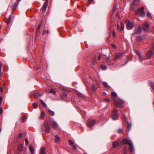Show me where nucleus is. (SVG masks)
<instances>
[{
    "mask_svg": "<svg viewBox=\"0 0 154 154\" xmlns=\"http://www.w3.org/2000/svg\"><path fill=\"white\" fill-rule=\"evenodd\" d=\"M124 103V101L119 98L114 100V106L116 107H122Z\"/></svg>",
    "mask_w": 154,
    "mask_h": 154,
    "instance_id": "nucleus-1",
    "label": "nucleus"
},
{
    "mask_svg": "<svg viewBox=\"0 0 154 154\" xmlns=\"http://www.w3.org/2000/svg\"><path fill=\"white\" fill-rule=\"evenodd\" d=\"M49 123L52 128L55 129H57L59 128V126L53 120L50 119Z\"/></svg>",
    "mask_w": 154,
    "mask_h": 154,
    "instance_id": "nucleus-2",
    "label": "nucleus"
},
{
    "mask_svg": "<svg viewBox=\"0 0 154 154\" xmlns=\"http://www.w3.org/2000/svg\"><path fill=\"white\" fill-rule=\"evenodd\" d=\"M138 13H141L140 15L141 17H143L145 15V13L144 11V8L143 7L139 8L137 11L136 12H135V14L137 15Z\"/></svg>",
    "mask_w": 154,
    "mask_h": 154,
    "instance_id": "nucleus-3",
    "label": "nucleus"
},
{
    "mask_svg": "<svg viewBox=\"0 0 154 154\" xmlns=\"http://www.w3.org/2000/svg\"><path fill=\"white\" fill-rule=\"evenodd\" d=\"M96 124V121L94 119L88 120L86 123V125L89 127L94 126Z\"/></svg>",
    "mask_w": 154,
    "mask_h": 154,
    "instance_id": "nucleus-4",
    "label": "nucleus"
},
{
    "mask_svg": "<svg viewBox=\"0 0 154 154\" xmlns=\"http://www.w3.org/2000/svg\"><path fill=\"white\" fill-rule=\"evenodd\" d=\"M139 2V0H134L132 3L130 5V9L133 10L134 9V6L135 5H137Z\"/></svg>",
    "mask_w": 154,
    "mask_h": 154,
    "instance_id": "nucleus-5",
    "label": "nucleus"
},
{
    "mask_svg": "<svg viewBox=\"0 0 154 154\" xmlns=\"http://www.w3.org/2000/svg\"><path fill=\"white\" fill-rule=\"evenodd\" d=\"M153 51L154 49H152V50H149L146 53V57L147 59H149L153 55Z\"/></svg>",
    "mask_w": 154,
    "mask_h": 154,
    "instance_id": "nucleus-6",
    "label": "nucleus"
},
{
    "mask_svg": "<svg viewBox=\"0 0 154 154\" xmlns=\"http://www.w3.org/2000/svg\"><path fill=\"white\" fill-rule=\"evenodd\" d=\"M44 124L45 127V131L46 133H49L50 132V128L48 122L47 121H45Z\"/></svg>",
    "mask_w": 154,
    "mask_h": 154,
    "instance_id": "nucleus-7",
    "label": "nucleus"
},
{
    "mask_svg": "<svg viewBox=\"0 0 154 154\" xmlns=\"http://www.w3.org/2000/svg\"><path fill=\"white\" fill-rule=\"evenodd\" d=\"M121 119L125 121L127 123L128 125L127 128V129L128 131H129L131 127V123H127V121L126 119L125 116H122Z\"/></svg>",
    "mask_w": 154,
    "mask_h": 154,
    "instance_id": "nucleus-8",
    "label": "nucleus"
},
{
    "mask_svg": "<svg viewBox=\"0 0 154 154\" xmlns=\"http://www.w3.org/2000/svg\"><path fill=\"white\" fill-rule=\"evenodd\" d=\"M122 143L124 144H128L129 145L132 143L131 140L124 138L122 140Z\"/></svg>",
    "mask_w": 154,
    "mask_h": 154,
    "instance_id": "nucleus-9",
    "label": "nucleus"
},
{
    "mask_svg": "<svg viewBox=\"0 0 154 154\" xmlns=\"http://www.w3.org/2000/svg\"><path fill=\"white\" fill-rule=\"evenodd\" d=\"M143 30L146 32H147L149 30V26L148 24L146 22L143 25Z\"/></svg>",
    "mask_w": 154,
    "mask_h": 154,
    "instance_id": "nucleus-10",
    "label": "nucleus"
},
{
    "mask_svg": "<svg viewBox=\"0 0 154 154\" xmlns=\"http://www.w3.org/2000/svg\"><path fill=\"white\" fill-rule=\"evenodd\" d=\"M111 96L112 98V99L114 101L116 99H117V98H118L119 97L117 96V94L115 92H112L111 93Z\"/></svg>",
    "mask_w": 154,
    "mask_h": 154,
    "instance_id": "nucleus-11",
    "label": "nucleus"
},
{
    "mask_svg": "<svg viewBox=\"0 0 154 154\" xmlns=\"http://www.w3.org/2000/svg\"><path fill=\"white\" fill-rule=\"evenodd\" d=\"M127 26L128 29H131L134 27V25L133 23L129 22L127 24Z\"/></svg>",
    "mask_w": 154,
    "mask_h": 154,
    "instance_id": "nucleus-12",
    "label": "nucleus"
},
{
    "mask_svg": "<svg viewBox=\"0 0 154 154\" xmlns=\"http://www.w3.org/2000/svg\"><path fill=\"white\" fill-rule=\"evenodd\" d=\"M123 54L122 53H118L115 55V58L116 60H117L119 58L122 56Z\"/></svg>",
    "mask_w": 154,
    "mask_h": 154,
    "instance_id": "nucleus-13",
    "label": "nucleus"
},
{
    "mask_svg": "<svg viewBox=\"0 0 154 154\" xmlns=\"http://www.w3.org/2000/svg\"><path fill=\"white\" fill-rule=\"evenodd\" d=\"M48 5V4H45V3L44 4L42 8V11L43 12H44V13L46 11V9Z\"/></svg>",
    "mask_w": 154,
    "mask_h": 154,
    "instance_id": "nucleus-14",
    "label": "nucleus"
},
{
    "mask_svg": "<svg viewBox=\"0 0 154 154\" xmlns=\"http://www.w3.org/2000/svg\"><path fill=\"white\" fill-rule=\"evenodd\" d=\"M129 149L130 152H133L134 151V149L132 143L129 145Z\"/></svg>",
    "mask_w": 154,
    "mask_h": 154,
    "instance_id": "nucleus-15",
    "label": "nucleus"
},
{
    "mask_svg": "<svg viewBox=\"0 0 154 154\" xmlns=\"http://www.w3.org/2000/svg\"><path fill=\"white\" fill-rule=\"evenodd\" d=\"M119 143L116 141H114L112 144V147L114 148H116L119 146Z\"/></svg>",
    "mask_w": 154,
    "mask_h": 154,
    "instance_id": "nucleus-16",
    "label": "nucleus"
},
{
    "mask_svg": "<svg viewBox=\"0 0 154 154\" xmlns=\"http://www.w3.org/2000/svg\"><path fill=\"white\" fill-rule=\"evenodd\" d=\"M112 116H117L118 111L116 109H114L112 111Z\"/></svg>",
    "mask_w": 154,
    "mask_h": 154,
    "instance_id": "nucleus-17",
    "label": "nucleus"
},
{
    "mask_svg": "<svg viewBox=\"0 0 154 154\" xmlns=\"http://www.w3.org/2000/svg\"><path fill=\"white\" fill-rule=\"evenodd\" d=\"M40 154H46L45 152V148L44 147H42L40 149Z\"/></svg>",
    "mask_w": 154,
    "mask_h": 154,
    "instance_id": "nucleus-18",
    "label": "nucleus"
},
{
    "mask_svg": "<svg viewBox=\"0 0 154 154\" xmlns=\"http://www.w3.org/2000/svg\"><path fill=\"white\" fill-rule=\"evenodd\" d=\"M18 4H19V3L18 2H16V3H14L12 6V10H15L16 8L18 6Z\"/></svg>",
    "mask_w": 154,
    "mask_h": 154,
    "instance_id": "nucleus-19",
    "label": "nucleus"
},
{
    "mask_svg": "<svg viewBox=\"0 0 154 154\" xmlns=\"http://www.w3.org/2000/svg\"><path fill=\"white\" fill-rule=\"evenodd\" d=\"M55 137L56 139L55 141L57 142H58L60 141V138L59 136L57 135H55Z\"/></svg>",
    "mask_w": 154,
    "mask_h": 154,
    "instance_id": "nucleus-20",
    "label": "nucleus"
},
{
    "mask_svg": "<svg viewBox=\"0 0 154 154\" xmlns=\"http://www.w3.org/2000/svg\"><path fill=\"white\" fill-rule=\"evenodd\" d=\"M103 85L105 87L107 88H110L109 86L108 85L107 83L105 82H103Z\"/></svg>",
    "mask_w": 154,
    "mask_h": 154,
    "instance_id": "nucleus-21",
    "label": "nucleus"
},
{
    "mask_svg": "<svg viewBox=\"0 0 154 154\" xmlns=\"http://www.w3.org/2000/svg\"><path fill=\"white\" fill-rule=\"evenodd\" d=\"M11 15H10L7 21V23L8 25L10 23L11 20Z\"/></svg>",
    "mask_w": 154,
    "mask_h": 154,
    "instance_id": "nucleus-22",
    "label": "nucleus"
},
{
    "mask_svg": "<svg viewBox=\"0 0 154 154\" xmlns=\"http://www.w3.org/2000/svg\"><path fill=\"white\" fill-rule=\"evenodd\" d=\"M49 93H52L54 94H56V91H55L53 89H51L49 90Z\"/></svg>",
    "mask_w": 154,
    "mask_h": 154,
    "instance_id": "nucleus-23",
    "label": "nucleus"
},
{
    "mask_svg": "<svg viewBox=\"0 0 154 154\" xmlns=\"http://www.w3.org/2000/svg\"><path fill=\"white\" fill-rule=\"evenodd\" d=\"M48 112L49 114L51 116H53L54 114V112L51 109H49L48 110Z\"/></svg>",
    "mask_w": 154,
    "mask_h": 154,
    "instance_id": "nucleus-24",
    "label": "nucleus"
},
{
    "mask_svg": "<svg viewBox=\"0 0 154 154\" xmlns=\"http://www.w3.org/2000/svg\"><path fill=\"white\" fill-rule=\"evenodd\" d=\"M29 149L30 150V151L31 152V153L32 154H33L34 153V150L33 147L32 146H30L29 147Z\"/></svg>",
    "mask_w": 154,
    "mask_h": 154,
    "instance_id": "nucleus-25",
    "label": "nucleus"
},
{
    "mask_svg": "<svg viewBox=\"0 0 154 154\" xmlns=\"http://www.w3.org/2000/svg\"><path fill=\"white\" fill-rule=\"evenodd\" d=\"M17 148L19 151H22L23 150V147H22V145L20 144L18 146Z\"/></svg>",
    "mask_w": 154,
    "mask_h": 154,
    "instance_id": "nucleus-26",
    "label": "nucleus"
},
{
    "mask_svg": "<svg viewBox=\"0 0 154 154\" xmlns=\"http://www.w3.org/2000/svg\"><path fill=\"white\" fill-rule=\"evenodd\" d=\"M101 69L103 70H105L107 69V66L106 65H102L101 66Z\"/></svg>",
    "mask_w": 154,
    "mask_h": 154,
    "instance_id": "nucleus-27",
    "label": "nucleus"
},
{
    "mask_svg": "<svg viewBox=\"0 0 154 154\" xmlns=\"http://www.w3.org/2000/svg\"><path fill=\"white\" fill-rule=\"evenodd\" d=\"M26 120V116H22L21 118V121L22 122H24Z\"/></svg>",
    "mask_w": 154,
    "mask_h": 154,
    "instance_id": "nucleus-28",
    "label": "nucleus"
},
{
    "mask_svg": "<svg viewBox=\"0 0 154 154\" xmlns=\"http://www.w3.org/2000/svg\"><path fill=\"white\" fill-rule=\"evenodd\" d=\"M110 100L107 98H105L103 99V101L106 103H109L110 102Z\"/></svg>",
    "mask_w": 154,
    "mask_h": 154,
    "instance_id": "nucleus-29",
    "label": "nucleus"
},
{
    "mask_svg": "<svg viewBox=\"0 0 154 154\" xmlns=\"http://www.w3.org/2000/svg\"><path fill=\"white\" fill-rule=\"evenodd\" d=\"M121 28L120 29V31H122L123 29H124V24L123 23H121Z\"/></svg>",
    "mask_w": 154,
    "mask_h": 154,
    "instance_id": "nucleus-30",
    "label": "nucleus"
},
{
    "mask_svg": "<svg viewBox=\"0 0 154 154\" xmlns=\"http://www.w3.org/2000/svg\"><path fill=\"white\" fill-rule=\"evenodd\" d=\"M41 102H42V104L43 105V106L45 107H46L47 106V105L46 103L43 102L42 100H40Z\"/></svg>",
    "mask_w": 154,
    "mask_h": 154,
    "instance_id": "nucleus-31",
    "label": "nucleus"
},
{
    "mask_svg": "<svg viewBox=\"0 0 154 154\" xmlns=\"http://www.w3.org/2000/svg\"><path fill=\"white\" fill-rule=\"evenodd\" d=\"M112 119L113 120H117L118 118V116H111Z\"/></svg>",
    "mask_w": 154,
    "mask_h": 154,
    "instance_id": "nucleus-32",
    "label": "nucleus"
},
{
    "mask_svg": "<svg viewBox=\"0 0 154 154\" xmlns=\"http://www.w3.org/2000/svg\"><path fill=\"white\" fill-rule=\"evenodd\" d=\"M147 16L149 18H150L151 19H152V17L151 16V15L149 12L147 13Z\"/></svg>",
    "mask_w": 154,
    "mask_h": 154,
    "instance_id": "nucleus-33",
    "label": "nucleus"
},
{
    "mask_svg": "<svg viewBox=\"0 0 154 154\" xmlns=\"http://www.w3.org/2000/svg\"><path fill=\"white\" fill-rule=\"evenodd\" d=\"M141 30H142L141 27L140 26H139V27H138V32L139 33H140L141 32Z\"/></svg>",
    "mask_w": 154,
    "mask_h": 154,
    "instance_id": "nucleus-34",
    "label": "nucleus"
},
{
    "mask_svg": "<svg viewBox=\"0 0 154 154\" xmlns=\"http://www.w3.org/2000/svg\"><path fill=\"white\" fill-rule=\"evenodd\" d=\"M32 106L35 109L36 108L38 107L37 105L35 103H32Z\"/></svg>",
    "mask_w": 154,
    "mask_h": 154,
    "instance_id": "nucleus-35",
    "label": "nucleus"
},
{
    "mask_svg": "<svg viewBox=\"0 0 154 154\" xmlns=\"http://www.w3.org/2000/svg\"><path fill=\"white\" fill-rule=\"evenodd\" d=\"M69 143L70 145H72L74 144V142L72 140H69Z\"/></svg>",
    "mask_w": 154,
    "mask_h": 154,
    "instance_id": "nucleus-36",
    "label": "nucleus"
},
{
    "mask_svg": "<svg viewBox=\"0 0 154 154\" xmlns=\"http://www.w3.org/2000/svg\"><path fill=\"white\" fill-rule=\"evenodd\" d=\"M135 52L136 54L138 55V56H140V57H141V56L140 54V52L139 51H136Z\"/></svg>",
    "mask_w": 154,
    "mask_h": 154,
    "instance_id": "nucleus-37",
    "label": "nucleus"
},
{
    "mask_svg": "<svg viewBox=\"0 0 154 154\" xmlns=\"http://www.w3.org/2000/svg\"><path fill=\"white\" fill-rule=\"evenodd\" d=\"M23 134L22 133H20L18 134V137L19 138H21L23 136Z\"/></svg>",
    "mask_w": 154,
    "mask_h": 154,
    "instance_id": "nucleus-38",
    "label": "nucleus"
},
{
    "mask_svg": "<svg viewBox=\"0 0 154 154\" xmlns=\"http://www.w3.org/2000/svg\"><path fill=\"white\" fill-rule=\"evenodd\" d=\"M101 57V55L100 54H99L98 55V60H100Z\"/></svg>",
    "mask_w": 154,
    "mask_h": 154,
    "instance_id": "nucleus-39",
    "label": "nucleus"
},
{
    "mask_svg": "<svg viewBox=\"0 0 154 154\" xmlns=\"http://www.w3.org/2000/svg\"><path fill=\"white\" fill-rule=\"evenodd\" d=\"M48 31H47V30H45L43 32V35H44V34H45L46 33L48 34Z\"/></svg>",
    "mask_w": 154,
    "mask_h": 154,
    "instance_id": "nucleus-40",
    "label": "nucleus"
},
{
    "mask_svg": "<svg viewBox=\"0 0 154 154\" xmlns=\"http://www.w3.org/2000/svg\"><path fill=\"white\" fill-rule=\"evenodd\" d=\"M76 146L75 145H73L72 146V148L74 150L76 149Z\"/></svg>",
    "mask_w": 154,
    "mask_h": 154,
    "instance_id": "nucleus-41",
    "label": "nucleus"
},
{
    "mask_svg": "<svg viewBox=\"0 0 154 154\" xmlns=\"http://www.w3.org/2000/svg\"><path fill=\"white\" fill-rule=\"evenodd\" d=\"M3 109L2 107L0 108V115H1L2 114L3 112Z\"/></svg>",
    "mask_w": 154,
    "mask_h": 154,
    "instance_id": "nucleus-42",
    "label": "nucleus"
},
{
    "mask_svg": "<svg viewBox=\"0 0 154 154\" xmlns=\"http://www.w3.org/2000/svg\"><path fill=\"white\" fill-rule=\"evenodd\" d=\"M139 57V58L140 60V61H142L143 60V58L141 56V57H140V56Z\"/></svg>",
    "mask_w": 154,
    "mask_h": 154,
    "instance_id": "nucleus-43",
    "label": "nucleus"
},
{
    "mask_svg": "<svg viewBox=\"0 0 154 154\" xmlns=\"http://www.w3.org/2000/svg\"><path fill=\"white\" fill-rule=\"evenodd\" d=\"M25 143L26 144H28L29 142H28V139H25Z\"/></svg>",
    "mask_w": 154,
    "mask_h": 154,
    "instance_id": "nucleus-44",
    "label": "nucleus"
},
{
    "mask_svg": "<svg viewBox=\"0 0 154 154\" xmlns=\"http://www.w3.org/2000/svg\"><path fill=\"white\" fill-rule=\"evenodd\" d=\"M45 113L44 111H42L41 112V116H45Z\"/></svg>",
    "mask_w": 154,
    "mask_h": 154,
    "instance_id": "nucleus-45",
    "label": "nucleus"
},
{
    "mask_svg": "<svg viewBox=\"0 0 154 154\" xmlns=\"http://www.w3.org/2000/svg\"><path fill=\"white\" fill-rule=\"evenodd\" d=\"M116 33L115 31H113L112 32L113 36L115 37L116 36Z\"/></svg>",
    "mask_w": 154,
    "mask_h": 154,
    "instance_id": "nucleus-46",
    "label": "nucleus"
},
{
    "mask_svg": "<svg viewBox=\"0 0 154 154\" xmlns=\"http://www.w3.org/2000/svg\"><path fill=\"white\" fill-rule=\"evenodd\" d=\"M94 1V0H88V2L90 3V4L91 3Z\"/></svg>",
    "mask_w": 154,
    "mask_h": 154,
    "instance_id": "nucleus-47",
    "label": "nucleus"
},
{
    "mask_svg": "<svg viewBox=\"0 0 154 154\" xmlns=\"http://www.w3.org/2000/svg\"><path fill=\"white\" fill-rule=\"evenodd\" d=\"M111 46H112V47L113 48H116V46H115V45L114 44H111Z\"/></svg>",
    "mask_w": 154,
    "mask_h": 154,
    "instance_id": "nucleus-48",
    "label": "nucleus"
},
{
    "mask_svg": "<svg viewBox=\"0 0 154 154\" xmlns=\"http://www.w3.org/2000/svg\"><path fill=\"white\" fill-rule=\"evenodd\" d=\"M2 66V64L1 63H0V73L1 72V68Z\"/></svg>",
    "mask_w": 154,
    "mask_h": 154,
    "instance_id": "nucleus-49",
    "label": "nucleus"
},
{
    "mask_svg": "<svg viewBox=\"0 0 154 154\" xmlns=\"http://www.w3.org/2000/svg\"><path fill=\"white\" fill-rule=\"evenodd\" d=\"M127 149H125V152H124V154H127Z\"/></svg>",
    "mask_w": 154,
    "mask_h": 154,
    "instance_id": "nucleus-50",
    "label": "nucleus"
},
{
    "mask_svg": "<svg viewBox=\"0 0 154 154\" xmlns=\"http://www.w3.org/2000/svg\"><path fill=\"white\" fill-rule=\"evenodd\" d=\"M40 26H41V25H39L38 26V28H37V30H39V29L40 28Z\"/></svg>",
    "mask_w": 154,
    "mask_h": 154,
    "instance_id": "nucleus-51",
    "label": "nucleus"
},
{
    "mask_svg": "<svg viewBox=\"0 0 154 154\" xmlns=\"http://www.w3.org/2000/svg\"><path fill=\"white\" fill-rule=\"evenodd\" d=\"M44 116H40V117L39 118V119H43L44 118Z\"/></svg>",
    "mask_w": 154,
    "mask_h": 154,
    "instance_id": "nucleus-52",
    "label": "nucleus"
},
{
    "mask_svg": "<svg viewBox=\"0 0 154 154\" xmlns=\"http://www.w3.org/2000/svg\"><path fill=\"white\" fill-rule=\"evenodd\" d=\"M48 0H46V1L45 2V4H48Z\"/></svg>",
    "mask_w": 154,
    "mask_h": 154,
    "instance_id": "nucleus-53",
    "label": "nucleus"
},
{
    "mask_svg": "<svg viewBox=\"0 0 154 154\" xmlns=\"http://www.w3.org/2000/svg\"><path fill=\"white\" fill-rule=\"evenodd\" d=\"M118 132L120 133L121 132V129H119L118 130Z\"/></svg>",
    "mask_w": 154,
    "mask_h": 154,
    "instance_id": "nucleus-54",
    "label": "nucleus"
},
{
    "mask_svg": "<svg viewBox=\"0 0 154 154\" xmlns=\"http://www.w3.org/2000/svg\"><path fill=\"white\" fill-rule=\"evenodd\" d=\"M117 29H118L119 28V26L118 24H117Z\"/></svg>",
    "mask_w": 154,
    "mask_h": 154,
    "instance_id": "nucleus-55",
    "label": "nucleus"
},
{
    "mask_svg": "<svg viewBox=\"0 0 154 154\" xmlns=\"http://www.w3.org/2000/svg\"><path fill=\"white\" fill-rule=\"evenodd\" d=\"M0 89H1V91H2V88H0Z\"/></svg>",
    "mask_w": 154,
    "mask_h": 154,
    "instance_id": "nucleus-56",
    "label": "nucleus"
},
{
    "mask_svg": "<svg viewBox=\"0 0 154 154\" xmlns=\"http://www.w3.org/2000/svg\"><path fill=\"white\" fill-rule=\"evenodd\" d=\"M153 105L154 106V101L153 102Z\"/></svg>",
    "mask_w": 154,
    "mask_h": 154,
    "instance_id": "nucleus-57",
    "label": "nucleus"
},
{
    "mask_svg": "<svg viewBox=\"0 0 154 154\" xmlns=\"http://www.w3.org/2000/svg\"><path fill=\"white\" fill-rule=\"evenodd\" d=\"M21 0H17V1H20Z\"/></svg>",
    "mask_w": 154,
    "mask_h": 154,
    "instance_id": "nucleus-58",
    "label": "nucleus"
},
{
    "mask_svg": "<svg viewBox=\"0 0 154 154\" xmlns=\"http://www.w3.org/2000/svg\"><path fill=\"white\" fill-rule=\"evenodd\" d=\"M153 29H153V31H154V27H153Z\"/></svg>",
    "mask_w": 154,
    "mask_h": 154,
    "instance_id": "nucleus-59",
    "label": "nucleus"
},
{
    "mask_svg": "<svg viewBox=\"0 0 154 154\" xmlns=\"http://www.w3.org/2000/svg\"><path fill=\"white\" fill-rule=\"evenodd\" d=\"M80 95H81V94H79V95L80 96Z\"/></svg>",
    "mask_w": 154,
    "mask_h": 154,
    "instance_id": "nucleus-60",
    "label": "nucleus"
}]
</instances>
